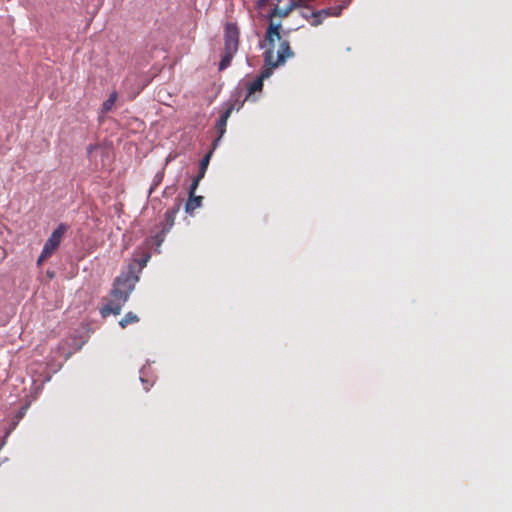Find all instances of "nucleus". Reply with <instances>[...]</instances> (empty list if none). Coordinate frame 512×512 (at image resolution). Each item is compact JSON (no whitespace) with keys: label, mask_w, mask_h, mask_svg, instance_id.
I'll return each instance as SVG.
<instances>
[{"label":"nucleus","mask_w":512,"mask_h":512,"mask_svg":"<svg viewBox=\"0 0 512 512\" xmlns=\"http://www.w3.org/2000/svg\"><path fill=\"white\" fill-rule=\"evenodd\" d=\"M51 256L52 255H44V249H42L41 254L39 255V257L37 259V265L40 266L43 263V261H45L46 259H48Z\"/></svg>","instance_id":"obj_22"},{"label":"nucleus","mask_w":512,"mask_h":512,"mask_svg":"<svg viewBox=\"0 0 512 512\" xmlns=\"http://www.w3.org/2000/svg\"><path fill=\"white\" fill-rule=\"evenodd\" d=\"M180 208H181V202H180V200H176L173 207H171L170 209H168L165 212L164 221L161 224L163 233H168L170 231V229L173 227L176 214L179 212Z\"/></svg>","instance_id":"obj_8"},{"label":"nucleus","mask_w":512,"mask_h":512,"mask_svg":"<svg viewBox=\"0 0 512 512\" xmlns=\"http://www.w3.org/2000/svg\"><path fill=\"white\" fill-rule=\"evenodd\" d=\"M117 99V93L114 91L112 92L109 97L103 102L102 104V112L107 113L112 109Z\"/></svg>","instance_id":"obj_14"},{"label":"nucleus","mask_w":512,"mask_h":512,"mask_svg":"<svg viewBox=\"0 0 512 512\" xmlns=\"http://www.w3.org/2000/svg\"><path fill=\"white\" fill-rule=\"evenodd\" d=\"M299 8H302V10L300 11L301 17L310 22L312 18V16H310V13H313V9L311 8V6L304 4V2L302 1V6H300Z\"/></svg>","instance_id":"obj_15"},{"label":"nucleus","mask_w":512,"mask_h":512,"mask_svg":"<svg viewBox=\"0 0 512 512\" xmlns=\"http://www.w3.org/2000/svg\"><path fill=\"white\" fill-rule=\"evenodd\" d=\"M346 6V4L339 5L334 8H324L321 10H318L320 15L325 19L329 16H339L342 12V9Z\"/></svg>","instance_id":"obj_12"},{"label":"nucleus","mask_w":512,"mask_h":512,"mask_svg":"<svg viewBox=\"0 0 512 512\" xmlns=\"http://www.w3.org/2000/svg\"><path fill=\"white\" fill-rule=\"evenodd\" d=\"M212 155L213 150H209L207 154L200 160L197 176L202 178L205 176Z\"/></svg>","instance_id":"obj_10"},{"label":"nucleus","mask_w":512,"mask_h":512,"mask_svg":"<svg viewBox=\"0 0 512 512\" xmlns=\"http://www.w3.org/2000/svg\"><path fill=\"white\" fill-rule=\"evenodd\" d=\"M310 16H312L310 20V24L314 27L319 26L322 24L324 18L320 15L318 10H313V13H310Z\"/></svg>","instance_id":"obj_16"},{"label":"nucleus","mask_w":512,"mask_h":512,"mask_svg":"<svg viewBox=\"0 0 512 512\" xmlns=\"http://www.w3.org/2000/svg\"><path fill=\"white\" fill-rule=\"evenodd\" d=\"M280 41L281 42H280L279 49L277 51V59L276 60H274L275 41L273 42V44L266 42L265 39L263 41L259 42L260 49L266 48V50L263 53V60H264L265 66L278 67L279 65L284 64L287 58H292L294 56V52L292 51V49L290 47L289 41L281 40V39H280Z\"/></svg>","instance_id":"obj_4"},{"label":"nucleus","mask_w":512,"mask_h":512,"mask_svg":"<svg viewBox=\"0 0 512 512\" xmlns=\"http://www.w3.org/2000/svg\"><path fill=\"white\" fill-rule=\"evenodd\" d=\"M280 2H281V0H279V1H271L270 2V7L272 8V7H275L276 5L279 6Z\"/></svg>","instance_id":"obj_26"},{"label":"nucleus","mask_w":512,"mask_h":512,"mask_svg":"<svg viewBox=\"0 0 512 512\" xmlns=\"http://www.w3.org/2000/svg\"><path fill=\"white\" fill-rule=\"evenodd\" d=\"M22 415H23V413H22V412H19V414H18V418H21V417H22Z\"/></svg>","instance_id":"obj_28"},{"label":"nucleus","mask_w":512,"mask_h":512,"mask_svg":"<svg viewBox=\"0 0 512 512\" xmlns=\"http://www.w3.org/2000/svg\"><path fill=\"white\" fill-rule=\"evenodd\" d=\"M149 258H150V255L149 254H145L144 256H142L141 258H139L137 260V263L139 265V272L146 266Z\"/></svg>","instance_id":"obj_20"},{"label":"nucleus","mask_w":512,"mask_h":512,"mask_svg":"<svg viewBox=\"0 0 512 512\" xmlns=\"http://www.w3.org/2000/svg\"><path fill=\"white\" fill-rule=\"evenodd\" d=\"M263 88V82L257 77L253 81H246L239 83L233 92L231 99L237 105L239 110L244 102L255 92L261 91Z\"/></svg>","instance_id":"obj_5"},{"label":"nucleus","mask_w":512,"mask_h":512,"mask_svg":"<svg viewBox=\"0 0 512 512\" xmlns=\"http://www.w3.org/2000/svg\"><path fill=\"white\" fill-rule=\"evenodd\" d=\"M138 281L139 276L136 274L134 266L129 265L127 270L122 271L114 279L109 293V300L100 308L101 316L106 318L109 315H119Z\"/></svg>","instance_id":"obj_1"},{"label":"nucleus","mask_w":512,"mask_h":512,"mask_svg":"<svg viewBox=\"0 0 512 512\" xmlns=\"http://www.w3.org/2000/svg\"><path fill=\"white\" fill-rule=\"evenodd\" d=\"M167 233H163L162 232V229L160 230V232H158L155 236H153V240L155 242L156 245H161V243L164 241V237Z\"/></svg>","instance_id":"obj_21"},{"label":"nucleus","mask_w":512,"mask_h":512,"mask_svg":"<svg viewBox=\"0 0 512 512\" xmlns=\"http://www.w3.org/2000/svg\"><path fill=\"white\" fill-rule=\"evenodd\" d=\"M138 322H139V317H138L135 313H133V312L129 311V312H127V313L124 315V317L119 321V326H120L121 328H123V329H124V328H126L129 324H134V323H138Z\"/></svg>","instance_id":"obj_11"},{"label":"nucleus","mask_w":512,"mask_h":512,"mask_svg":"<svg viewBox=\"0 0 512 512\" xmlns=\"http://www.w3.org/2000/svg\"><path fill=\"white\" fill-rule=\"evenodd\" d=\"M201 179H202V177L197 176V175L193 178L192 183L189 186L188 195L195 194V191H196Z\"/></svg>","instance_id":"obj_18"},{"label":"nucleus","mask_w":512,"mask_h":512,"mask_svg":"<svg viewBox=\"0 0 512 512\" xmlns=\"http://www.w3.org/2000/svg\"><path fill=\"white\" fill-rule=\"evenodd\" d=\"M234 109H237V105L230 99L229 103H227L226 108L219 116L218 120L215 123V129L220 134V137H223V135L226 132V125L228 118L230 117L231 113Z\"/></svg>","instance_id":"obj_7"},{"label":"nucleus","mask_w":512,"mask_h":512,"mask_svg":"<svg viewBox=\"0 0 512 512\" xmlns=\"http://www.w3.org/2000/svg\"><path fill=\"white\" fill-rule=\"evenodd\" d=\"M174 190H175L174 186H170V187L168 186V187H166V188L163 190L162 195H163L164 197H167L168 195L172 194V193L174 192Z\"/></svg>","instance_id":"obj_23"},{"label":"nucleus","mask_w":512,"mask_h":512,"mask_svg":"<svg viewBox=\"0 0 512 512\" xmlns=\"http://www.w3.org/2000/svg\"><path fill=\"white\" fill-rule=\"evenodd\" d=\"M202 200V196H196L195 194L189 195L185 204V212L189 215H192L196 208L201 207Z\"/></svg>","instance_id":"obj_9"},{"label":"nucleus","mask_w":512,"mask_h":512,"mask_svg":"<svg viewBox=\"0 0 512 512\" xmlns=\"http://www.w3.org/2000/svg\"><path fill=\"white\" fill-rule=\"evenodd\" d=\"M69 229V225L66 223H60L51 233L49 238L44 243L42 249H44V255H53V253L58 249L61 244V241Z\"/></svg>","instance_id":"obj_6"},{"label":"nucleus","mask_w":512,"mask_h":512,"mask_svg":"<svg viewBox=\"0 0 512 512\" xmlns=\"http://www.w3.org/2000/svg\"><path fill=\"white\" fill-rule=\"evenodd\" d=\"M140 381L145 385L144 389L146 391L149 390V387L153 385V382L149 383L148 379L146 378V367L143 366L140 370Z\"/></svg>","instance_id":"obj_17"},{"label":"nucleus","mask_w":512,"mask_h":512,"mask_svg":"<svg viewBox=\"0 0 512 512\" xmlns=\"http://www.w3.org/2000/svg\"><path fill=\"white\" fill-rule=\"evenodd\" d=\"M16 425H17V421L12 422V423L10 424L9 428H8V429L6 430V432H5V438H7V437L9 436V434L12 432V430H14V429H15Z\"/></svg>","instance_id":"obj_25"},{"label":"nucleus","mask_w":512,"mask_h":512,"mask_svg":"<svg viewBox=\"0 0 512 512\" xmlns=\"http://www.w3.org/2000/svg\"><path fill=\"white\" fill-rule=\"evenodd\" d=\"M164 179V169L158 171L154 177H153V180H152V184L150 186V189H149V193L148 195L150 196L154 190L162 183Z\"/></svg>","instance_id":"obj_13"},{"label":"nucleus","mask_w":512,"mask_h":512,"mask_svg":"<svg viewBox=\"0 0 512 512\" xmlns=\"http://www.w3.org/2000/svg\"><path fill=\"white\" fill-rule=\"evenodd\" d=\"M302 6V0H290L289 3L285 7L275 6L270 8L269 12L266 15V18L269 22L268 27L265 31V41L273 44V42L277 39L280 40L282 38L281 33L283 35H288L294 28L283 29L282 23L275 22L274 19L276 17L285 18L287 17L295 8ZM297 28H295L296 30Z\"/></svg>","instance_id":"obj_2"},{"label":"nucleus","mask_w":512,"mask_h":512,"mask_svg":"<svg viewBox=\"0 0 512 512\" xmlns=\"http://www.w3.org/2000/svg\"><path fill=\"white\" fill-rule=\"evenodd\" d=\"M6 439L5 436L3 437L2 441L0 442V450L2 449V447L5 445L6 443Z\"/></svg>","instance_id":"obj_27"},{"label":"nucleus","mask_w":512,"mask_h":512,"mask_svg":"<svg viewBox=\"0 0 512 512\" xmlns=\"http://www.w3.org/2000/svg\"><path fill=\"white\" fill-rule=\"evenodd\" d=\"M240 30L236 23L227 22L224 26V51L218 65V70L227 69L239 49Z\"/></svg>","instance_id":"obj_3"},{"label":"nucleus","mask_w":512,"mask_h":512,"mask_svg":"<svg viewBox=\"0 0 512 512\" xmlns=\"http://www.w3.org/2000/svg\"><path fill=\"white\" fill-rule=\"evenodd\" d=\"M222 137H220V134H218L217 138H215L212 142V148L211 150H215L217 148V146L219 145L220 141H221Z\"/></svg>","instance_id":"obj_24"},{"label":"nucleus","mask_w":512,"mask_h":512,"mask_svg":"<svg viewBox=\"0 0 512 512\" xmlns=\"http://www.w3.org/2000/svg\"><path fill=\"white\" fill-rule=\"evenodd\" d=\"M274 68L275 67L267 66L264 70L261 71L257 78L263 82L265 78H268L272 74Z\"/></svg>","instance_id":"obj_19"}]
</instances>
